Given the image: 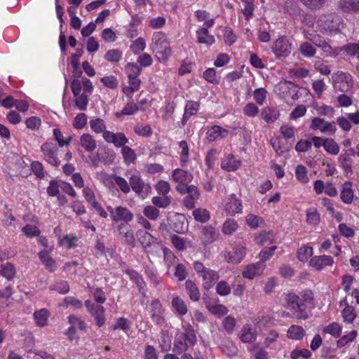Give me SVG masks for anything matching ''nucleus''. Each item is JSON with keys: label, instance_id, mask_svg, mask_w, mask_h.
<instances>
[{"label": "nucleus", "instance_id": "1", "mask_svg": "<svg viewBox=\"0 0 359 359\" xmlns=\"http://www.w3.org/2000/svg\"><path fill=\"white\" fill-rule=\"evenodd\" d=\"M150 48L161 62H166L172 53L169 40L166 34L162 32L154 33Z\"/></svg>", "mask_w": 359, "mask_h": 359}, {"label": "nucleus", "instance_id": "2", "mask_svg": "<svg viewBox=\"0 0 359 359\" xmlns=\"http://www.w3.org/2000/svg\"><path fill=\"white\" fill-rule=\"evenodd\" d=\"M196 342V336L193 327L188 325L184 327V332L178 334L174 341L172 351L176 354L185 352L189 347L194 346Z\"/></svg>", "mask_w": 359, "mask_h": 359}, {"label": "nucleus", "instance_id": "3", "mask_svg": "<svg viewBox=\"0 0 359 359\" xmlns=\"http://www.w3.org/2000/svg\"><path fill=\"white\" fill-rule=\"evenodd\" d=\"M286 308L292 312L298 319L306 320L308 314L306 311V304L297 294L290 292L285 294Z\"/></svg>", "mask_w": 359, "mask_h": 359}, {"label": "nucleus", "instance_id": "4", "mask_svg": "<svg viewBox=\"0 0 359 359\" xmlns=\"http://www.w3.org/2000/svg\"><path fill=\"white\" fill-rule=\"evenodd\" d=\"M341 20L340 17L336 14H323L318 17L317 26L323 33L335 32L339 29Z\"/></svg>", "mask_w": 359, "mask_h": 359}, {"label": "nucleus", "instance_id": "5", "mask_svg": "<svg viewBox=\"0 0 359 359\" xmlns=\"http://www.w3.org/2000/svg\"><path fill=\"white\" fill-rule=\"evenodd\" d=\"M41 151L43 160L55 168L60 165L59 158V147L53 142H46L41 144Z\"/></svg>", "mask_w": 359, "mask_h": 359}, {"label": "nucleus", "instance_id": "6", "mask_svg": "<svg viewBox=\"0 0 359 359\" xmlns=\"http://www.w3.org/2000/svg\"><path fill=\"white\" fill-rule=\"evenodd\" d=\"M306 39H307L314 46L318 47L323 52L325 57H336L338 55L339 52V48H332L326 40L318 34L308 33L305 34Z\"/></svg>", "mask_w": 359, "mask_h": 359}, {"label": "nucleus", "instance_id": "7", "mask_svg": "<svg viewBox=\"0 0 359 359\" xmlns=\"http://www.w3.org/2000/svg\"><path fill=\"white\" fill-rule=\"evenodd\" d=\"M332 79L333 87L336 90L346 93L353 88V78L348 73L338 71L332 74Z\"/></svg>", "mask_w": 359, "mask_h": 359}, {"label": "nucleus", "instance_id": "8", "mask_svg": "<svg viewBox=\"0 0 359 359\" xmlns=\"http://www.w3.org/2000/svg\"><path fill=\"white\" fill-rule=\"evenodd\" d=\"M107 209L110 214L111 221L114 222H123V224H128L133 219V214L126 207L118 205L112 208L108 206Z\"/></svg>", "mask_w": 359, "mask_h": 359}, {"label": "nucleus", "instance_id": "9", "mask_svg": "<svg viewBox=\"0 0 359 359\" xmlns=\"http://www.w3.org/2000/svg\"><path fill=\"white\" fill-rule=\"evenodd\" d=\"M130 189L139 196L145 198L151 191V187L146 183L140 175H133L129 178Z\"/></svg>", "mask_w": 359, "mask_h": 359}, {"label": "nucleus", "instance_id": "10", "mask_svg": "<svg viewBox=\"0 0 359 359\" xmlns=\"http://www.w3.org/2000/svg\"><path fill=\"white\" fill-rule=\"evenodd\" d=\"M271 49L277 58L286 57L291 53L292 43L286 36H281L273 43Z\"/></svg>", "mask_w": 359, "mask_h": 359}, {"label": "nucleus", "instance_id": "11", "mask_svg": "<svg viewBox=\"0 0 359 359\" xmlns=\"http://www.w3.org/2000/svg\"><path fill=\"white\" fill-rule=\"evenodd\" d=\"M309 128L313 130H320L322 133L332 135L337 130L336 123L334 121L329 122L320 117L311 119Z\"/></svg>", "mask_w": 359, "mask_h": 359}, {"label": "nucleus", "instance_id": "12", "mask_svg": "<svg viewBox=\"0 0 359 359\" xmlns=\"http://www.w3.org/2000/svg\"><path fill=\"white\" fill-rule=\"evenodd\" d=\"M245 255V244L239 243L231 251H228L224 254V259L229 264H238L244 259Z\"/></svg>", "mask_w": 359, "mask_h": 359}, {"label": "nucleus", "instance_id": "13", "mask_svg": "<svg viewBox=\"0 0 359 359\" xmlns=\"http://www.w3.org/2000/svg\"><path fill=\"white\" fill-rule=\"evenodd\" d=\"M276 93L281 99L291 97L292 100L297 99V86L290 81H283L276 86Z\"/></svg>", "mask_w": 359, "mask_h": 359}, {"label": "nucleus", "instance_id": "14", "mask_svg": "<svg viewBox=\"0 0 359 359\" xmlns=\"http://www.w3.org/2000/svg\"><path fill=\"white\" fill-rule=\"evenodd\" d=\"M136 235L142 247L147 252H151L152 247L159 243V241L157 238L153 236L146 231L140 229L137 231Z\"/></svg>", "mask_w": 359, "mask_h": 359}, {"label": "nucleus", "instance_id": "15", "mask_svg": "<svg viewBox=\"0 0 359 359\" xmlns=\"http://www.w3.org/2000/svg\"><path fill=\"white\" fill-rule=\"evenodd\" d=\"M116 231L118 234L122 236L121 239L124 244L131 248L135 247L136 241L134 233L129 225L121 223L117 226Z\"/></svg>", "mask_w": 359, "mask_h": 359}, {"label": "nucleus", "instance_id": "16", "mask_svg": "<svg viewBox=\"0 0 359 359\" xmlns=\"http://www.w3.org/2000/svg\"><path fill=\"white\" fill-rule=\"evenodd\" d=\"M102 137L107 142L113 144L116 147L122 148L128 142V139L123 133L104 131Z\"/></svg>", "mask_w": 359, "mask_h": 359}, {"label": "nucleus", "instance_id": "17", "mask_svg": "<svg viewBox=\"0 0 359 359\" xmlns=\"http://www.w3.org/2000/svg\"><path fill=\"white\" fill-rule=\"evenodd\" d=\"M229 131L222 127L215 125L207 130L206 139L209 142L220 141L227 137Z\"/></svg>", "mask_w": 359, "mask_h": 359}, {"label": "nucleus", "instance_id": "18", "mask_svg": "<svg viewBox=\"0 0 359 359\" xmlns=\"http://www.w3.org/2000/svg\"><path fill=\"white\" fill-rule=\"evenodd\" d=\"M266 267V264L263 262L248 264L243 271V276L245 278L252 280L256 276H260Z\"/></svg>", "mask_w": 359, "mask_h": 359}, {"label": "nucleus", "instance_id": "19", "mask_svg": "<svg viewBox=\"0 0 359 359\" xmlns=\"http://www.w3.org/2000/svg\"><path fill=\"white\" fill-rule=\"evenodd\" d=\"M225 211L231 216L236 214H241L243 212L241 200L236 198L235 194H231L225 205Z\"/></svg>", "mask_w": 359, "mask_h": 359}, {"label": "nucleus", "instance_id": "20", "mask_svg": "<svg viewBox=\"0 0 359 359\" xmlns=\"http://www.w3.org/2000/svg\"><path fill=\"white\" fill-rule=\"evenodd\" d=\"M334 259L329 255L314 256L311 258L309 264L317 271H321L326 266H332Z\"/></svg>", "mask_w": 359, "mask_h": 359}, {"label": "nucleus", "instance_id": "21", "mask_svg": "<svg viewBox=\"0 0 359 359\" xmlns=\"http://www.w3.org/2000/svg\"><path fill=\"white\" fill-rule=\"evenodd\" d=\"M241 165V161L232 154L226 156L221 161V168L227 172L236 171Z\"/></svg>", "mask_w": 359, "mask_h": 359}, {"label": "nucleus", "instance_id": "22", "mask_svg": "<svg viewBox=\"0 0 359 359\" xmlns=\"http://www.w3.org/2000/svg\"><path fill=\"white\" fill-rule=\"evenodd\" d=\"M280 116L279 111L271 107H266L262 109L261 117L267 123H274Z\"/></svg>", "mask_w": 359, "mask_h": 359}, {"label": "nucleus", "instance_id": "23", "mask_svg": "<svg viewBox=\"0 0 359 359\" xmlns=\"http://www.w3.org/2000/svg\"><path fill=\"white\" fill-rule=\"evenodd\" d=\"M199 103L195 101H188L184 108V112L181 121L182 125L184 126L187 123L188 119L192 115L196 114L199 109Z\"/></svg>", "mask_w": 359, "mask_h": 359}, {"label": "nucleus", "instance_id": "24", "mask_svg": "<svg viewBox=\"0 0 359 359\" xmlns=\"http://www.w3.org/2000/svg\"><path fill=\"white\" fill-rule=\"evenodd\" d=\"M50 315L49 311L46 309H41L36 311L33 314L36 325L39 327L46 326Z\"/></svg>", "mask_w": 359, "mask_h": 359}, {"label": "nucleus", "instance_id": "25", "mask_svg": "<svg viewBox=\"0 0 359 359\" xmlns=\"http://www.w3.org/2000/svg\"><path fill=\"white\" fill-rule=\"evenodd\" d=\"M201 277L203 281V287L208 290L219 279V274L217 271L208 269Z\"/></svg>", "mask_w": 359, "mask_h": 359}, {"label": "nucleus", "instance_id": "26", "mask_svg": "<svg viewBox=\"0 0 359 359\" xmlns=\"http://www.w3.org/2000/svg\"><path fill=\"white\" fill-rule=\"evenodd\" d=\"M39 257L41 262L45 266L46 269L50 273H53L56 270L57 265L55 261L49 255L47 251H41L39 253Z\"/></svg>", "mask_w": 359, "mask_h": 359}, {"label": "nucleus", "instance_id": "27", "mask_svg": "<svg viewBox=\"0 0 359 359\" xmlns=\"http://www.w3.org/2000/svg\"><path fill=\"white\" fill-rule=\"evenodd\" d=\"M197 41L199 43H203L207 46L212 45L215 41L214 36L209 34L206 28H200L196 31Z\"/></svg>", "mask_w": 359, "mask_h": 359}, {"label": "nucleus", "instance_id": "28", "mask_svg": "<svg viewBox=\"0 0 359 359\" xmlns=\"http://www.w3.org/2000/svg\"><path fill=\"white\" fill-rule=\"evenodd\" d=\"M353 191L352 189V182H346L343 186L340 194L341 201L346 204H351L353 199Z\"/></svg>", "mask_w": 359, "mask_h": 359}, {"label": "nucleus", "instance_id": "29", "mask_svg": "<svg viewBox=\"0 0 359 359\" xmlns=\"http://www.w3.org/2000/svg\"><path fill=\"white\" fill-rule=\"evenodd\" d=\"M339 6L345 13H359V0H340Z\"/></svg>", "mask_w": 359, "mask_h": 359}, {"label": "nucleus", "instance_id": "30", "mask_svg": "<svg viewBox=\"0 0 359 359\" xmlns=\"http://www.w3.org/2000/svg\"><path fill=\"white\" fill-rule=\"evenodd\" d=\"M185 288L189 298L193 302H198L200 299L201 294L195 282L189 279L185 282Z\"/></svg>", "mask_w": 359, "mask_h": 359}, {"label": "nucleus", "instance_id": "31", "mask_svg": "<svg viewBox=\"0 0 359 359\" xmlns=\"http://www.w3.org/2000/svg\"><path fill=\"white\" fill-rule=\"evenodd\" d=\"M81 145L86 151L92 152L97 148V144L90 134H83L80 137Z\"/></svg>", "mask_w": 359, "mask_h": 359}, {"label": "nucleus", "instance_id": "32", "mask_svg": "<svg viewBox=\"0 0 359 359\" xmlns=\"http://www.w3.org/2000/svg\"><path fill=\"white\" fill-rule=\"evenodd\" d=\"M240 339L243 343H248L256 339L257 334L255 330L250 325H245L241 330Z\"/></svg>", "mask_w": 359, "mask_h": 359}, {"label": "nucleus", "instance_id": "33", "mask_svg": "<svg viewBox=\"0 0 359 359\" xmlns=\"http://www.w3.org/2000/svg\"><path fill=\"white\" fill-rule=\"evenodd\" d=\"M172 177L174 181L178 183H186L190 182L192 179V176L187 171L176 168L172 171Z\"/></svg>", "mask_w": 359, "mask_h": 359}, {"label": "nucleus", "instance_id": "34", "mask_svg": "<svg viewBox=\"0 0 359 359\" xmlns=\"http://www.w3.org/2000/svg\"><path fill=\"white\" fill-rule=\"evenodd\" d=\"M16 271L14 265L6 262L1 266L0 274L8 280H13L15 276Z\"/></svg>", "mask_w": 359, "mask_h": 359}, {"label": "nucleus", "instance_id": "35", "mask_svg": "<svg viewBox=\"0 0 359 359\" xmlns=\"http://www.w3.org/2000/svg\"><path fill=\"white\" fill-rule=\"evenodd\" d=\"M104 312V308L101 305H98L90 313L94 317L95 323L99 327L103 326L105 323Z\"/></svg>", "mask_w": 359, "mask_h": 359}, {"label": "nucleus", "instance_id": "36", "mask_svg": "<svg viewBox=\"0 0 359 359\" xmlns=\"http://www.w3.org/2000/svg\"><path fill=\"white\" fill-rule=\"evenodd\" d=\"M305 335V330L302 326L291 325L287 330V337L294 340H300Z\"/></svg>", "mask_w": 359, "mask_h": 359}, {"label": "nucleus", "instance_id": "37", "mask_svg": "<svg viewBox=\"0 0 359 359\" xmlns=\"http://www.w3.org/2000/svg\"><path fill=\"white\" fill-rule=\"evenodd\" d=\"M121 154L123 156V162L126 165L134 163L137 158L135 151L126 145L121 148Z\"/></svg>", "mask_w": 359, "mask_h": 359}, {"label": "nucleus", "instance_id": "38", "mask_svg": "<svg viewBox=\"0 0 359 359\" xmlns=\"http://www.w3.org/2000/svg\"><path fill=\"white\" fill-rule=\"evenodd\" d=\"M172 306L175 311L180 316H184L187 313V307L184 301L179 297L172 299Z\"/></svg>", "mask_w": 359, "mask_h": 359}, {"label": "nucleus", "instance_id": "39", "mask_svg": "<svg viewBox=\"0 0 359 359\" xmlns=\"http://www.w3.org/2000/svg\"><path fill=\"white\" fill-rule=\"evenodd\" d=\"M237 222L232 218H229L223 224L222 231L225 235H231L238 229Z\"/></svg>", "mask_w": 359, "mask_h": 359}, {"label": "nucleus", "instance_id": "40", "mask_svg": "<svg viewBox=\"0 0 359 359\" xmlns=\"http://www.w3.org/2000/svg\"><path fill=\"white\" fill-rule=\"evenodd\" d=\"M153 205L156 208H166L171 203V197L169 196H154L151 198Z\"/></svg>", "mask_w": 359, "mask_h": 359}, {"label": "nucleus", "instance_id": "41", "mask_svg": "<svg viewBox=\"0 0 359 359\" xmlns=\"http://www.w3.org/2000/svg\"><path fill=\"white\" fill-rule=\"evenodd\" d=\"M179 147L181 149V151L180 153V163L182 166H184L189 161V148L185 140H182L179 142Z\"/></svg>", "mask_w": 359, "mask_h": 359}, {"label": "nucleus", "instance_id": "42", "mask_svg": "<svg viewBox=\"0 0 359 359\" xmlns=\"http://www.w3.org/2000/svg\"><path fill=\"white\" fill-rule=\"evenodd\" d=\"M139 110H140V108L138 104L131 102L127 103L121 111L116 112L115 115L116 117H120L122 115H133Z\"/></svg>", "mask_w": 359, "mask_h": 359}, {"label": "nucleus", "instance_id": "43", "mask_svg": "<svg viewBox=\"0 0 359 359\" xmlns=\"http://www.w3.org/2000/svg\"><path fill=\"white\" fill-rule=\"evenodd\" d=\"M299 50L304 57L307 58L313 57L316 53V50L312 44L307 41L300 44Z\"/></svg>", "mask_w": 359, "mask_h": 359}, {"label": "nucleus", "instance_id": "44", "mask_svg": "<svg viewBox=\"0 0 359 359\" xmlns=\"http://www.w3.org/2000/svg\"><path fill=\"white\" fill-rule=\"evenodd\" d=\"M324 333H327L335 338L341 336L342 332V326L337 323H332L325 327L323 330Z\"/></svg>", "mask_w": 359, "mask_h": 359}, {"label": "nucleus", "instance_id": "45", "mask_svg": "<svg viewBox=\"0 0 359 359\" xmlns=\"http://www.w3.org/2000/svg\"><path fill=\"white\" fill-rule=\"evenodd\" d=\"M144 273L154 285H158L161 283V278L157 274L156 271L152 266H146Z\"/></svg>", "mask_w": 359, "mask_h": 359}, {"label": "nucleus", "instance_id": "46", "mask_svg": "<svg viewBox=\"0 0 359 359\" xmlns=\"http://www.w3.org/2000/svg\"><path fill=\"white\" fill-rule=\"evenodd\" d=\"M111 177L123 193L128 194L130 191V183L128 184L126 179L115 174L112 175Z\"/></svg>", "mask_w": 359, "mask_h": 359}, {"label": "nucleus", "instance_id": "47", "mask_svg": "<svg viewBox=\"0 0 359 359\" xmlns=\"http://www.w3.org/2000/svg\"><path fill=\"white\" fill-rule=\"evenodd\" d=\"M194 219L201 223H205L210 219V212L204 208H197L192 212Z\"/></svg>", "mask_w": 359, "mask_h": 359}, {"label": "nucleus", "instance_id": "48", "mask_svg": "<svg viewBox=\"0 0 359 359\" xmlns=\"http://www.w3.org/2000/svg\"><path fill=\"white\" fill-rule=\"evenodd\" d=\"M203 235L208 242L212 243L219 237V233L212 226H205L203 229Z\"/></svg>", "mask_w": 359, "mask_h": 359}, {"label": "nucleus", "instance_id": "49", "mask_svg": "<svg viewBox=\"0 0 359 359\" xmlns=\"http://www.w3.org/2000/svg\"><path fill=\"white\" fill-rule=\"evenodd\" d=\"M320 214L316 208H310L306 210V222L311 225H317L320 222Z\"/></svg>", "mask_w": 359, "mask_h": 359}, {"label": "nucleus", "instance_id": "50", "mask_svg": "<svg viewBox=\"0 0 359 359\" xmlns=\"http://www.w3.org/2000/svg\"><path fill=\"white\" fill-rule=\"evenodd\" d=\"M299 1L310 10H320L325 4L326 0H299Z\"/></svg>", "mask_w": 359, "mask_h": 359}, {"label": "nucleus", "instance_id": "51", "mask_svg": "<svg viewBox=\"0 0 359 359\" xmlns=\"http://www.w3.org/2000/svg\"><path fill=\"white\" fill-rule=\"evenodd\" d=\"M313 255V248L310 246H302L297 251V258L301 262H306Z\"/></svg>", "mask_w": 359, "mask_h": 359}, {"label": "nucleus", "instance_id": "52", "mask_svg": "<svg viewBox=\"0 0 359 359\" xmlns=\"http://www.w3.org/2000/svg\"><path fill=\"white\" fill-rule=\"evenodd\" d=\"M246 222L252 229H256L264 224V221L261 217L252 214L246 216Z\"/></svg>", "mask_w": 359, "mask_h": 359}, {"label": "nucleus", "instance_id": "53", "mask_svg": "<svg viewBox=\"0 0 359 359\" xmlns=\"http://www.w3.org/2000/svg\"><path fill=\"white\" fill-rule=\"evenodd\" d=\"M50 290H54L60 294H66L69 290V284L65 280H58L50 286Z\"/></svg>", "mask_w": 359, "mask_h": 359}, {"label": "nucleus", "instance_id": "54", "mask_svg": "<svg viewBox=\"0 0 359 359\" xmlns=\"http://www.w3.org/2000/svg\"><path fill=\"white\" fill-rule=\"evenodd\" d=\"M344 321L351 323L356 317L354 308L352 306L347 305L341 311Z\"/></svg>", "mask_w": 359, "mask_h": 359}, {"label": "nucleus", "instance_id": "55", "mask_svg": "<svg viewBox=\"0 0 359 359\" xmlns=\"http://www.w3.org/2000/svg\"><path fill=\"white\" fill-rule=\"evenodd\" d=\"M130 48L134 54L138 55L142 53L146 48L145 40L142 37H139L133 41Z\"/></svg>", "mask_w": 359, "mask_h": 359}, {"label": "nucleus", "instance_id": "56", "mask_svg": "<svg viewBox=\"0 0 359 359\" xmlns=\"http://www.w3.org/2000/svg\"><path fill=\"white\" fill-rule=\"evenodd\" d=\"M357 336V331L352 330L348 334H345L341 337L337 341V346L338 348H341L345 346L348 343L352 342L354 341Z\"/></svg>", "mask_w": 359, "mask_h": 359}, {"label": "nucleus", "instance_id": "57", "mask_svg": "<svg viewBox=\"0 0 359 359\" xmlns=\"http://www.w3.org/2000/svg\"><path fill=\"white\" fill-rule=\"evenodd\" d=\"M207 308L211 313L217 317L223 316L228 313L227 308L222 304L208 305Z\"/></svg>", "mask_w": 359, "mask_h": 359}, {"label": "nucleus", "instance_id": "58", "mask_svg": "<svg viewBox=\"0 0 359 359\" xmlns=\"http://www.w3.org/2000/svg\"><path fill=\"white\" fill-rule=\"evenodd\" d=\"M324 149L327 153L332 155L338 154L340 150L337 143L332 139H325Z\"/></svg>", "mask_w": 359, "mask_h": 359}, {"label": "nucleus", "instance_id": "59", "mask_svg": "<svg viewBox=\"0 0 359 359\" xmlns=\"http://www.w3.org/2000/svg\"><path fill=\"white\" fill-rule=\"evenodd\" d=\"M295 175L297 179L301 183L305 184L309 182L306 168L302 165H299L297 166L295 170Z\"/></svg>", "mask_w": 359, "mask_h": 359}, {"label": "nucleus", "instance_id": "60", "mask_svg": "<svg viewBox=\"0 0 359 359\" xmlns=\"http://www.w3.org/2000/svg\"><path fill=\"white\" fill-rule=\"evenodd\" d=\"M313 108L316 110L318 114L320 116H333L334 114V109L332 107L323 104L319 106L318 104L314 105Z\"/></svg>", "mask_w": 359, "mask_h": 359}, {"label": "nucleus", "instance_id": "61", "mask_svg": "<svg viewBox=\"0 0 359 359\" xmlns=\"http://www.w3.org/2000/svg\"><path fill=\"white\" fill-rule=\"evenodd\" d=\"M91 129L96 133H104L105 130V123L101 118H95L90 121Z\"/></svg>", "mask_w": 359, "mask_h": 359}, {"label": "nucleus", "instance_id": "62", "mask_svg": "<svg viewBox=\"0 0 359 359\" xmlns=\"http://www.w3.org/2000/svg\"><path fill=\"white\" fill-rule=\"evenodd\" d=\"M272 232H262L255 237V242L258 245H264L272 243Z\"/></svg>", "mask_w": 359, "mask_h": 359}, {"label": "nucleus", "instance_id": "63", "mask_svg": "<svg viewBox=\"0 0 359 359\" xmlns=\"http://www.w3.org/2000/svg\"><path fill=\"white\" fill-rule=\"evenodd\" d=\"M143 214L149 219L156 220L160 212L154 205H147L144 208Z\"/></svg>", "mask_w": 359, "mask_h": 359}, {"label": "nucleus", "instance_id": "64", "mask_svg": "<svg viewBox=\"0 0 359 359\" xmlns=\"http://www.w3.org/2000/svg\"><path fill=\"white\" fill-rule=\"evenodd\" d=\"M340 50H343L350 56L359 59V43H349L343 46Z\"/></svg>", "mask_w": 359, "mask_h": 359}]
</instances>
